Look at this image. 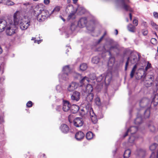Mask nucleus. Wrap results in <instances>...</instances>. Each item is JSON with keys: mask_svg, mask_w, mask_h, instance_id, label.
Returning a JSON list of instances; mask_svg holds the SVG:
<instances>
[{"mask_svg": "<svg viewBox=\"0 0 158 158\" xmlns=\"http://www.w3.org/2000/svg\"><path fill=\"white\" fill-rule=\"evenodd\" d=\"M27 106L28 107H31L32 106V102L31 101H28L27 103Z\"/></svg>", "mask_w": 158, "mask_h": 158, "instance_id": "49", "label": "nucleus"}, {"mask_svg": "<svg viewBox=\"0 0 158 158\" xmlns=\"http://www.w3.org/2000/svg\"><path fill=\"white\" fill-rule=\"evenodd\" d=\"M157 146V145L156 143H154L152 145H151L149 147V148L150 150L152 151H153L155 150Z\"/></svg>", "mask_w": 158, "mask_h": 158, "instance_id": "41", "label": "nucleus"}, {"mask_svg": "<svg viewBox=\"0 0 158 158\" xmlns=\"http://www.w3.org/2000/svg\"><path fill=\"white\" fill-rule=\"evenodd\" d=\"M75 12L74 11H72L69 15L67 18L69 20L70 19H74L75 17Z\"/></svg>", "mask_w": 158, "mask_h": 158, "instance_id": "35", "label": "nucleus"}, {"mask_svg": "<svg viewBox=\"0 0 158 158\" xmlns=\"http://www.w3.org/2000/svg\"><path fill=\"white\" fill-rule=\"evenodd\" d=\"M90 78L93 80L95 79L96 78V76L94 74H90L89 76Z\"/></svg>", "mask_w": 158, "mask_h": 158, "instance_id": "48", "label": "nucleus"}, {"mask_svg": "<svg viewBox=\"0 0 158 158\" xmlns=\"http://www.w3.org/2000/svg\"><path fill=\"white\" fill-rule=\"evenodd\" d=\"M148 78L151 81H153L154 80V77L153 75H150L148 76Z\"/></svg>", "mask_w": 158, "mask_h": 158, "instance_id": "50", "label": "nucleus"}, {"mask_svg": "<svg viewBox=\"0 0 158 158\" xmlns=\"http://www.w3.org/2000/svg\"><path fill=\"white\" fill-rule=\"evenodd\" d=\"M145 153V151L142 149L138 150L135 153V154L137 156L142 158H143L144 156Z\"/></svg>", "mask_w": 158, "mask_h": 158, "instance_id": "22", "label": "nucleus"}, {"mask_svg": "<svg viewBox=\"0 0 158 158\" xmlns=\"http://www.w3.org/2000/svg\"><path fill=\"white\" fill-rule=\"evenodd\" d=\"M4 122L3 118L2 117H0V123H1Z\"/></svg>", "mask_w": 158, "mask_h": 158, "instance_id": "58", "label": "nucleus"}, {"mask_svg": "<svg viewBox=\"0 0 158 158\" xmlns=\"http://www.w3.org/2000/svg\"><path fill=\"white\" fill-rule=\"evenodd\" d=\"M23 7L24 9L27 10L31 7V6L29 2H26L23 4Z\"/></svg>", "mask_w": 158, "mask_h": 158, "instance_id": "33", "label": "nucleus"}, {"mask_svg": "<svg viewBox=\"0 0 158 158\" xmlns=\"http://www.w3.org/2000/svg\"><path fill=\"white\" fill-rule=\"evenodd\" d=\"M148 34V31L147 30H145L143 32V34L144 35H146Z\"/></svg>", "mask_w": 158, "mask_h": 158, "instance_id": "57", "label": "nucleus"}, {"mask_svg": "<svg viewBox=\"0 0 158 158\" xmlns=\"http://www.w3.org/2000/svg\"><path fill=\"white\" fill-rule=\"evenodd\" d=\"M87 66L85 63L82 64L80 66V69L82 71L85 70L87 68Z\"/></svg>", "mask_w": 158, "mask_h": 158, "instance_id": "36", "label": "nucleus"}, {"mask_svg": "<svg viewBox=\"0 0 158 158\" xmlns=\"http://www.w3.org/2000/svg\"><path fill=\"white\" fill-rule=\"evenodd\" d=\"M103 37H101V38L98 40L97 44H99L103 39Z\"/></svg>", "mask_w": 158, "mask_h": 158, "instance_id": "60", "label": "nucleus"}, {"mask_svg": "<svg viewBox=\"0 0 158 158\" xmlns=\"http://www.w3.org/2000/svg\"><path fill=\"white\" fill-rule=\"evenodd\" d=\"M140 54L138 52L132 53L130 56L127 58L125 64V70H127L129 61H130L132 64L135 63L140 60Z\"/></svg>", "mask_w": 158, "mask_h": 158, "instance_id": "5", "label": "nucleus"}, {"mask_svg": "<svg viewBox=\"0 0 158 158\" xmlns=\"http://www.w3.org/2000/svg\"><path fill=\"white\" fill-rule=\"evenodd\" d=\"M148 127L152 132H154L156 131V128L152 123L148 125Z\"/></svg>", "mask_w": 158, "mask_h": 158, "instance_id": "37", "label": "nucleus"}, {"mask_svg": "<svg viewBox=\"0 0 158 158\" xmlns=\"http://www.w3.org/2000/svg\"><path fill=\"white\" fill-rule=\"evenodd\" d=\"M8 23L4 19H0V32L3 31L6 29Z\"/></svg>", "mask_w": 158, "mask_h": 158, "instance_id": "11", "label": "nucleus"}, {"mask_svg": "<svg viewBox=\"0 0 158 158\" xmlns=\"http://www.w3.org/2000/svg\"><path fill=\"white\" fill-rule=\"evenodd\" d=\"M85 109L86 110V112L88 114L90 113V109H92V108L91 107V105L90 104H87L86 106Z\"/></svg>", "mask_w": 158, "mask_h": 158, "instance_id": "38", "label": "nucleus"}, {"mask_svg": "<svg viewBox=\"0 0 158 158\" xmlns=\"http://www.w3.org/2000/svg\"><path fill=\"white\" fill-rule=\"evenodd\" d=\"M155 155L154 152H152L151 155V156L150 158H155Z\"/></svg>", "mask_w": 158, "mask_h": 158, "instance_id": "59", "label": "nucleus"}, {"mask_svg": "<svg viewBox=\"0 0 158 158\" xmlns=\"http://www.w3.org/2000/svg\"><path fill=\"white\" fill-rule=\"evenodd\" d=\"M30 24L31 19H24L20 23V27L22 30H26L27 29Z\"/></svg>", "mask_w": 158, "mask_h": 158, "instance_id": "9", "label": "nucleus"}, {"mask_svg": "<svg viewBox=\"0 0 158 158\" xmlns=\"http://www.w3.org/2000/svg\"><path fill=\"white\" fill-rule=\"evenodd\" d=\"M127 29L130 31L134 32L135 31V27L131 24H130L127 26Z\"/></svg>", "mask_w": 158, "mask_h": 158, "instance_id": "28", "label": "nucleus"}, {"mask_svg": "<svg viewBox=\"0 0 158 158\" xmlns=\"http://www.w3.org/2000/svg\"><path fill=\"white\" fill-rule=\"evenodd\" d=\"M100 60L99 58L97 56L93 57L92 59V62L93 64H97Z\"/></svg>", "mask_w": 158, "mask_h": 158, "instance_id": "31", "label": "nucleus"}, {"mask_svg": "<svg viewBox=\"0 0 158 158\" xmlns=\"http://www.w3.org/2000/svg\"><path fill=\"white\" fill-rule=\"evenodd\" d=\"M60 6H57L54 8L53 10L50 13V15L52 14L54 12H58L60 10Z\"/></svg>", "mask_w": 158, "mask_h": 158, "instance_id": "39", "label": "nucleus"}, {"mask_svg": "<svg viewBox=\"0 0 158 158\" xmlns=\"http://www.w3.org/2000/svg\"><path fill=\"white\" fill-rule=\"evenodd\" d=\"M17 27L12 21L10 22L6 27V32L7 35H11L15 32Z\"/></svg>", "mask_w": 158, "mask_h": 158, "instance_id": "8", "label": "nucleus"}, {"mask_svg": "<svg viewBox=\"0 0 158 158\" xmlns=\"http://www.w3.org/2000/svg\"><path fill=\"white\" fill-rule=\"evenodd\" d=\"M151 64L149 63H148L147 65V66L145 68V70L146 71H147L148 69H149L151 67Z\"/></svg>", "mask_w": 158, "mask_h": 158, "instance_id": "53", "label": "nucleus"}, {"mask_svg": "<svg viewBox=\"0 0 158 158\" xmlns=\"http://www.w3.org/2000/svg\"><path fill=\"white\" fill-rule=\"evenodd\" d=\"M112 74L111 72L108 73L106 74H103L98 77L96 78L98 82L105 83L106 85H108L112 79Z\"/></svg>", "mask_w": 158, "mask_h": 158, "instance_id": "4", "label": "nucleus"}, {"mask_svg": "<svg viewBox=\"0 0 158 158\" xmlns=\"http://www.w3.org/2000/svg\"><path fill=\"white\" fill-rule=\"evenodd\" d=\"M78 84L75 82H72L67 88L69 92H72L76 89L78 87Z\"/></svg>", "mask_w": 158, "mask_h": 158, "instance_id": "14", "label": "nucleus"}, {"mask_svg": "<svg viewBox=\"0 0 158 158\" xmlns=\"http://www.w3.org/2000/svg\"><path fill=\"white\" fill-rule=\"evenodd\" d=\"M5 4L7 5L12 6L15 4L13 2L10 0H5Z\"/></svg>", "mask_w": 158, "mask_h": 158, "instance_id": "40", "label": "nucleus"}, {"mask_svg": "<svg viewBox=\"0 0 158 158\" xmlns=\"http://www.w3.org/2000/svg\"><path fill=\"white\" fill-rule=\"evenodd\" d=\"M104 48L106 52H109V55L110 56L109 60L108 65L110 67H112L114 65L115 61V58L114 57H112L111 51L113 49L115 50L117 48L116 46H111L109 48H107V46L105 45L104 47Z\"/></svg>", "mask_w": 158, "mask_h": 158, "instance_id": "7", "label": "nucleus"}, {"mask_svg": "<svg viewBox=\"0 0 158 158\" xmlns=\"http://www.w3.org/2000/svg\"><path fill=\"white\" fill-rule=\"evenodd\" d=\"M137 68V66L136 65H134V67L132 69V70L131 72L130 76L131 78H132L134 76L135 73L136 71V69Z\"/></svg>", "mask_w": 158, "mask_h": 158, "instance_id": "34", "label": "nucleus"}, {"mask_svg": "<svg viewBox=\"0 0 158 158\" xmlns=\"http://www.w3.org/2000/svg\"><path fill=\"white\" fill-rule=\"evenodd\" d=\"M73 0V3L74 4H76L78 0Z\"/></svg>", "mask_w": 158, "mask_h": 158, "instance_id": "64", "label": "nucleus"}, {"mask_svg": "<svg viewBox=\"0 0 158 158\" xmlns=\"http://www.w3.org/2000/svg\"><path fill=\"white\" fill-rule=\"evenodd\" d=\"M142 121V117L141 115L138 114L137 116V118L135 120V123L136 125H139L141 123Z\"/></svg>", "mask_w": 158, "mask_h": 158, "instance_id": "23", "label": "nucleus"}, {"mask_svg": "<svg viewBox=\"0 0 158 158\" xmlns=\"http://www.w3.org/2000/svg\"><path fill=\"white\" fill-rule=\"evenodd\" d=\"M77 28V26L75 25L74 24L72 23L71 24L70 29L72 31H73L75 30L76 28Z\"/></svg>", "mask_w": 158, "mask_h": 158, "instance_id": "45", "label": "nucleus"}, {"mask_svg": "<svg viewBox=\"0 0 158 158\" xmlns=\"http://www.w3.org/2000/svg\"><path fill=\"white\" fill-rule=\"evenodd\" d=\"M62 71L63 74L61 75H59V81H60L61 79L66 81L69 78V76L70 75L73 76L75 78H81V75L75 72H72L69 68V65H66L63 67Z\"/></svg>", "mask_w": 158, "mask_h": 158, "instance_id": "2", "label": "nucleus"}, {"mask_svg": "<svg viewBox=\"0 0 158 158\" xmlns=\"http://www.w3.org/2000/svg\"><path fill=\"white\" fill-rule=\"evenodd\" d=\"M60 128L62 132L64 133H68L69 131V128L68 126L66 124H62Z\"/></svg>", "mask_w": 158, "mask_h": 158, "instance_id": "19", "label": "nucleus"}, {"mask_svg": "<svg viewBox=\"0 0 158 158\" xmlns=\"http://www.w3.org/2000/svg\"><path fill=\"white\" fill-rule=\"evenodd\" d=\"M131 153V151L129 149H128L126 150L123 155L124 158H128L130 156Z\"/></svg>", "mask_w": 158, "mask_h": 158, "instance_id": "26", "label": "nucleus"}, {"mask_svg": "<svg viewBox=\"0 0 158 158\" xmlns=\"http://www.w3.org/2000/svg\"><path fill=\"white\" fill-rule=\"evenodd\" d=\"M94 137V134L91 131L88 132L86 135V137L88 140L92 139Z\"/></svg>", "mask_w": 158, "mask_h": 158, "instance_id": "29", "label": "nucleus"}, {"mask_svg": "<svg viewBox=\"0 0 158 158\" xmlns=\"http://www.w3.org/2000/svg\"><path fill=\"white\" fill-rule=\"evenodd\" d=\"M93 89L92 85L90 84H87L86 87V90L85 93L86 94L92 93V92Z\"/></svg>", "mask_w": 158, "mask_h": 158, "instance_id": "24", "label": "nucleus"}, {"mask_svg": "<svg viewBox=\"0 0 158 158\" xmlns=\"http://www.w3.org/2000/svg\"><path fill=\"white\" fill-rule=\"evenodd\" d=\"M79 109V106L73 105L71 106V111L73 113H76L78 111Z\"/></svg>", "mask_w": 158, "mask_h": 158, "instance_id": "25", "label": "nucleus"}, {"mask_svg": "<svg viewBox=\"0 0 158 158\" xmlns=\"http://www.w3.org/2000/svg\"><path fill=\"white\" fill-rule=\"evenodd\" d=\"M149 100L146 98H143L140 101L139 105L141 107H145L148 104Z\"/></svg>", "mask_w": 158, "mask_h": 158, "instance_id": "20", "label": "nucleus"}, {"mask_svg": "<svg viewBox=\"0 0 158 158\" xmlns=\"http://www.w3.org/2000/svg\"><path fill=\"white\" fill-rule=\"evenodd\" d=\"M84 124L83 119L80 118H76L73 121V124L75 126L79 127L82 126Z\"/></svg>", "mask_w": 158, "mask_h": 158, "instance_id": "10", "label": "nucleus"}, {"mask_svg": "<svg viewBox=\"0 0 158 158\" xmlns=\"http://www.w3.org/2000/svg\"><path fill=\"white\" fill-rule=\"evenodd\" d=\"M133 24L135 25V26H137L138 24V21L136 19H135L133 20Z\"/></svg>", "mask_w": 158, "mask_h": 158, "instance_id": "51", "label": "nucleus"}, {"mask_svg": "<svg viewBox=\"0 0 158 158\" xmlns=\"http://www.w3.org/2000/svg\"><path fill=\"white\" fill-rule=\"evenodd\" d=\"M89 81V79L86 76L82 78L80 81L81 84V86H82L85 84H87Z\"/></svg>", "mask_w": 158, "mask_h": 158, "instance_id": "21", "label": "nucleus"}, {"mask_svg": "<svg viewBox=\"0 0 158 158\" xmlns=\"http://www.w3.org/2000/svg\"><path fill=\"white\" fill-rule=\"evenodd\" d=\"M153 15L156 18H158V13L156 12H154L153 13Z\"/></svg>", "mask_w": 158, "mask_h": 158, "instance_id": "55", "label": "nucleus"}, {"mask_svg": "<svg viewBox=\"0 0 158 158\" xmlns=\"http://www.w3.org/2000/svg\"><path fill=\"white\" fill-rule=\"evenodd\" d=\"M152 103L154 104V106H156L158 104V93L155 95L152 99Z\"/></svg>", "mask_w": 158, "mask_h": 158, "instance_id": "27", "label": "nucleus"}, {"mask_svg": "<svg viewBox=\"0 0 158 158\" xmlns=\"http://www.w3.org/2000/svg\"><path fill=\"white\" fill-rule=\"evenodd\" d=\"M151 24L153 27L158 31V25L152 21L151 22Z\"/></svg>", "mask_w": 158, "mask_h": 158, "instance_id": "42", "label": "nucleus"}, {"mask_svg": "<svg viewBox=\"0 0 158 158\" xmlns=\"http://www.w3.org/2000/svg\"><path fill=\"white\" fill-rule=\"evenodd\" d=\"M63 110L65 112L68 111L70 109L71 104L69 102L67 101H63Z\"/></svg>", "mask_w": 158, "mask_h": 158, "instance_id": "16", "label": "nucleus"}, {"mask_svg": "<svg viewBox=\"0 0 158 158\" xmlns=\"http://www.w3.org/2000/svg\"><path fill=\"white\" fill-rule=\"evenodd\" d=\"M32 13L36 16L37 21L40 22L44 21L50 15L48 11L44 10V6L41 4L36 6Z\"/></svg>", "mask_w": 158, "mask_h": 158, "instance_id": "1", "label": "nucleus"}, {"mask_svg": "<svg viewBox=\"0 0 158 158\" xmlns=\"http://www.w3.org/2000/svg\"><path fill=\"white\" fill-rule=\"evenodd\" d=\"M87 23V20L86 17L81 18L77 23L78 26L80 27H83L85 26Z\"/></svg>", "mask_w": 158, "mask_h": 158, "instance_id": "15", "label": "nucleus"}, {"mask_svg": "<svg viewBox=\"0 0 158 158\" xmlns=\"http://www.w3.org/2000/svg\"><path fill=\"white\" fill-rule=\"evenodd\" d=\"M89 114L92 122L94 124L96 123L97 121V119L96 115L94 113L93 109H90Z\"/></svg>", "mask_w": 158, "mask_h": 158, "instance_id": "17", "label": "nucleus"}, {"mask_svg": "<svg viewBox=\"0 0 158 158\" xmlns=\"http://www.w3.org/2000/svg\"><path fill=\"white\" fill-rule=\"evenodd\" d=\"M95 103L96 105L99 106L101 105V103L99 98L97 97L95 99Z\"/></svg>", "mask_w": 158, "mask_h": 158, "instance_id": "43", "label": "nucleus"}, {"mask_svg": "<svg viewBox=\"0 0 158 158\" xmlns=\"http://www.w3.org/2000/svg\"><path fill=\"white\" fill-rule=\"evenodd\" d=\"M69 7H70L72 8H73V6L72 5H68L67 7H66V12H68V11L69 10V9H68V8Z\"/></svg>", "mask_w": 158, "mask_h": 158, "instance_id": "56", "label": "nucleus"}, {"mask_svg": "<svg viewBox=\"0 0 158 158\" xmlns=\"http://www.w3.org/2000/svg\"><path fill=\"white\" fill-rule=\"evenodd\" d=\"M20 12L19 11H17L14 15V20L15 24H18L20 20L21 19L20 16Z\"/></svg>", "mask_w": 158, "mask_h": 158, "instance_id": "13", "label": "nucleus"}, {"mask_svg": "<svg viewBox=\"0 0 158 158\" xmlns=\"http://www.w3.org/2000/svg\"><path fill=\"white\" fill-rule=\"evenodd\" d=\"M31 40H34V42L35 43H36L37 42L38 44H39L42 40H36L35 38H32Z\"/></svg>", "mask_w": 158, "mask_h": 158, "instance_id": "47", "label": "nucleus"}, {"mask_svg": "<svg viewBox=\"0 0 158 158\" xmlns=\"http://www.w3.org/2000/svg\"><path fill=\"white\" fill-rule=\"evenodd\" d=\"M84 134L81 131L77 132L75 135V138L78 141H80L84 137Z\"/></svg>", "mask_w": 158, "mask_h": 158, "instance_id": "18", "label": "nucleus"}, {"mask_svg": "<svg viewBox=\"0 0 158 158\" xmlns=\"http://www.w3.org/2000/svg\"><path fill=\"white\" fill-rule=\"evenodd\" d=\"M115 32L116 35H117L118 34V31L117 29L115 30Z\"/></svg>", "mask_w": 158, "mask_h": 158, "instance_id": "63", "label": "nucleus"}, {"mask_svg": "<svg viewBox=\"0 0 158 158\" xmlns=\"http://www.w3.org/2000/svg\"><path fill=\"white\" fill-rule=\"evenodd\" d=\"M126 2H129V0H116L115 3L116 6L123 9L126 11L132 12V9L130 6L125 3Z\"/></svg>", "mask_w": 158, "mask_h": 158, "instance_id": "6", "label": "nucleus"}, {"mask_svg": "<svg viewBox=\"0 0 158 158\" xmlns=\"http://www.w3.org/2000/svg\"><path fill=\"white\" fill-rule=\"evenodd\" d=\"M155 83H156L155 86H156V88L157 89V88H158V81H156L155 82Z\"/></svg>", "mask_w": 158, "mask_h": 158, "instance_id": "61", "label": "nucleus"}, {"mask_svg": "<svg viewBox=\"0 0 158 158\" xmlns=\"http://www.w3.org/2000/svg\"><path fill=\"white\" fill-rule=\"evenodd\" d=\"M50 0H44V2L46 5H48L50 2Z\"/></svg>", "mask_w": 158, "mask_h": 158, "instance_id": "52", "label": "nucleus"}, {"mask_svg": "<svg viewBox=\"0 0 158 158\" xmlns=\"http://www.w3.org/2000/svg\"><path fill=\"white\" fill-rule=\"evenodd\" d=\"M56 110L58 111H60L61 110V106H57L56 108Z\"/></svg>", "mask_w": 158, "mask_h": 158, "instance_id": "54", "label": "nucleus"}, {"mask_svg": "<svg viewBox=\"0 0 158 158\" xmlns=\"http://www.w3.org/2000/svg\"><path fill=\"white\" fill-rule=\"evenodd\" d=\"M151 42L152 44L154 45L156 44H157V40L155 38H152L151 40Z\"/></svg>", "mask_w": 158, "mask_h": 158, "instance_id": "46", "label": "nucleus"}, {"mask_svg": "<svg viewBox=\"0 0 158 158\" xmlns=\"http://www.w3.org/2000/svg\"><path fill=\"white\" fill-rule=\"evenodd\" d=\"M56 90L59 92H61L62 90V88L60 85H57L56 87Z\"/></svg>", "mask_w": 158, "mask_h": 158, "instance_id": "44", "label": "nucleus"}, {"mask_svg": "<svg viewBox=\"0 0 158 158\" xmlns=\"http://www.w3.org/2000/svg\"><path fill=\"white\" fill-rule=\"evenodd\" d=\"M150 114V108H148L144 112V117L145 118H148Z\"/></svg>", "mask_w": 158, "mask_h": 158, "instance_id": "32", "label": "nucleus"}, {"mask_svg": "<svg viewBox=\"0 0 158 158\" xmlns=\"http://www.w3.org/2000/svg\"><path fill=\"white\" fill-rule=\"evenodd\" d=\"M80 96L81 94L80 92L75 91L71 96V99L73 101H78L80 99Z\"/></svg>", "mask_w": 158, "mask_h": 158, "instance_id": "12", "label": "nucleus"}, {"mask_svg": "<svg viewBox=\"0 0 158 158\" xmlns=\"http://www.w3.org/2000/svg\"><path fill=\"white\" fill-rule=\"evenodd\" d=\"M107 34V32L106 31H105L104 32V33L102 37H103V38Z\"/></svg>", "mask_w": 158, "mask_h": 158, "instance_id": "62", "label": "nucleus"}, {"mask_svg": "<svg viewBox=\"0 0 158 158\" xmlns=\"http://www.w3.org/2000/svg\"><path fill=\"white\" fill-rule=\"evenodd\" d=\"M94 97V94L93 93H88L86 98V100L88 102H91Z\"/></svg>", "mask_w": 158, "mask_h": 158, "instance_id": "30", "label": "nucleus"}, {"mask_svg": "<svg viewBox=\"0 0 158 158\" xmlns=\"http://www.w3.org/2000/svg\"><path fill=\"white\" fill-rule=\"evenodd\" d=\"M138 130L137 127L131 126L129 128L125 134L123 135V137H125L128 135V133H130L131 135L130 136L128 140V145L129 146L132 145L134 144V141L138 137H135L134 135Z\"/></svg>", "mask_w": 158, "mask_h": 158, "instance_id": "3", "label": "nucleus"}]
</instances>
